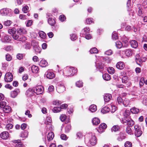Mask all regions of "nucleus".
<instances>
[{"label": "nucleus", "instance_id": "a19ab883", "mask_svg": "<svg viewBox=\"0 0 147 147\" xmlns=\"http://www.w3.org/2000/svg\"><path fill=\"white\" fill-rule=\"evenodd\" d=\"M12 22L9 20H7L4 22L3 24L6 26H9L10 25Z\"/></svg>", "mask_w": 147, "mask_h": 147}, {"label": "nucleus", "instance_id": "c9c22d12", "mask_svg": "<svg viewBox=\"0 0 147 147\" xmlns=\"http://www.w3.org/2000/svg\"><path fill=\"white\" fill-rule=\"evenodd\" d=\"M52 111L54 113L59 112L61 111V108L59 107H54Z\"/></svg>", "mask_w": 147, "mask_h": 147}, {"label": "nucleus", "instance_id": "72a5a7b5", "mask_svg": "<svg viewBox=\"0 0 147 147\" xmlns=\"http://www.w3.org/2000/svg\"><path fill=\"white\" fill-rule=\"evenodd\" d=\"M129 80L128 78L126 76H123L122 78V82L123 83H127Z\"/></svg>", "mask_w": 147, "mask_h": 147}, {"label": "nucleus", "instance_id": "79ce46f5", "mask_svg": "<svg viewBox=\"0 0 147 147\" xmlns=\"http://www.w3.org/2000/svg\"><path fill=\"white\" fill-rule=\"evenodd\" d=\"M129 104V101L127 99L124 100L123 101V104L125 107H127Z\"/></svg>", "mask_w": 147, "mask_h": 147}, {"label": "nucleus", "instance_id": "c756f323", "mask_svg": "<svg viewBox=\"0 0 147 147\" xmlns=\"http://www.w3.org/2000/svg\"><path fill=\"white\" fill-rule=\"evenodd\" d=\"M89 109L91 112H94L96 110V106L95 105H92L90 106Z\"/></svg>", "mask_w": 147, "mask_h": 147}, {"label": "nucleus", "instance_id": "bb28decb", "mask_svg": "<svg viewBox=\"0 0 147 147\" xmlns=\"http://www.w3.org/2000/svg\"><path fill=\"white\" fill-rule=\"evenodd\" d=\"M103 79L106 81H108L111 79L110 76L107 74H105L103 75Z\"/></svg>", "mask_w": 147, "mask_h": 147}, {"label": "nucleus", "instance_id": "4c0bfd02", "mask_svg": "<svg viewBox=\"0 0 147 147\" xmlns=\"http://www.w3.org/2000/svg\"><path fill=\"white\" fill-rule=\"evenodd\" d=\"M108 71L110 74H113L115 72L114 69L111 67H109L108 69Z\"/></svg>", "mask_w": 147, "mask_h": 147}, {"label": "nucleus", "instance_id": "5701e85b", "mask_svg": "<svg viewBox=\"0 0 147 147\" xmlns=\"http://www.w3.org/2000/svg\"><path fill=\"white\" fill-rule=\"evenodd\" d=\"M17 31L20 34H25L26 33V30L24 28H18Z\"/></svg>", "mask_w": 147, "mask_h": 147}, {"label": "nucleus", "instance_id": "473e14b6", "mask_svg": "<svg viewBox=\"0 0 147 147\" xmlns=\"http://www.w3.org/2000/svg\"><path fill=\"white\" fill-rule=\"evenodd\" d=\"M28 135V132L26 131H24L22 132L20 134L21 137L23 138H27Z\"/></svg>", "mask_w": 147, "mask_h": 147}, {"label": "nucleus", "instance_id": "58836bf2", "mask_svg": "<svg viewBox=\"0 0 147 147\" xmlns=\"http://www.w3.org/2000/svg\"><path fill=\"white\" fill-rule=\"evenodd\" d=\"M90 51L92 54L97 53L98 52V50L96 48L94 47L91 49Z\"/></svg>", "mask_w": 147, "mask_h": 147}, {"label": "nucleus", "instance_id": "9b49d317", "mask_svg": "<svg viewBox=\"0 0 147 147\" xmlns=\"http://www.w3.org/2000/svg\"><path fill=\"white\" fill-rule=\"evenodd\" d=\"M116 66L118 69H122L124 68L125 65L123 62L120 61L117 63Z\"/></svg>", "mask_w": 147, "mask_h": 147}, {"label": "nucleus", "instance_id": "bf43d9fd", "mask_svg": "<svg viewBox=\"0 0 147 147\" xmlns=\"http://www.w3.org/2000/svg\"><path fill=\"white\" fill-rule=\"evenodd\" d=\"M113 52L111 50H108L105 52V54L107 55H110L112 54Z\"/></svg>", "mask_w": 147, "mask_h": 147}, {"label": "nucleus", "instance_id": "37998d69", "mask_svg": "<svg viewBox=\"0 0 147 147\" xmlns=\"http://www.w3.org/2000/svg\"><path fill=\"white\" fill-rule=\"evenodd\" d=\"M126 132L127 134H131L132 132V130L130 127L127 126L126 128Z\"/></svg>", "mask_w": 147, "mask_h": 147}, {"label": "nucleus", "instance_id": "f704fd0d", "mask_svg": "<svg viewBox=\"0 0 147 147\" xmlns=\"http://www.w3.org/2000/svg\"><path fill=\"white\" fill-rule=\"evenodd\" d=\"M16 29L15 28H13L12 29H9L8 30V32L10 34H16Z\"/></svg>", "mask_w": 147, "mask_h": 147}, {"label": "nucleus", "instance_id": "412c9836", "mask_svg": "<svg viewBox=\"0 0 147 147\" xmlns=\"http://www.w3.org/2000/svg\"><path fill=\"white\" fill-rule=\"evenodd\" d=\"M31 70L33 73H36L38 72L39 69L38 67L36 65H33L31 67Z\"/></svg>", "mask_w": 147, "mask_h": 147}, {"label": "nucleus", "instance_id": "423d86ee", "mask_svg": "<svg viewBox=\"0 0 147 147\" xmlns=\"http://www.w3.org/2000/svg\"><path fill=\"white\" fill-rule=\"evenodd\" d=\"M107 127V125L106 124L104 123H102L99 126L97 131L98 132L101 133L104 131V130Z\"/></svg>", "mask_w": 147, "mask_h": 147}, {"label": "nucleus", "instance_id": "a878e982", "mask_svg": "<svg viewBox=\"0 0 147 147\" xmlns=\"http://www.w3.org/2000/svg\"><path fill=\"white\" fill-rule=\"evenodd\" d=\"M92 122L93 125H97L99 123L100 120L98 118L95 117L93 119Z\"/></svg>", "mask_w": 147, "mask_h": 147}, {"label": "nucleus", "instance_id": "cd10ccee", "mask_svg": "<svg viewBox=\"0 0 147 147\" xmlns=\"http://www.w3.org/2000/svg\"><path fill=\"white\" fill-rule=\"evenodd\" d=\"M3 111L5 113H8L11 110V107L8 106H5L3 109Z\"/></svg>", "mask_w": 147, "mask_h": 147}, {"label": "nucleus", "instance_id": "4468645a", "mask_svg": "<svg viewBox=\"0 0 147 147\" xmlns=\"http://www.w3.org/2000/svg\"><path fill=\"white\" fill-rule=\"evenodd\" d=\"M96 66L97 69H102L104 67V65L102 62L97 61L96 62Z\"/></svg>", "mask_w": 147, "mask_h": 147}, {"label": "nucleus", "instance_id": "393cba45", "mask_svg": "<svg viewBox=\"0 0 147 147\" xmlns=\"http://www.w3.org/2000/svg\"><path fill=\"white\" fill-rule=\"evenodd\" d=\"M39 65L42 67H46L47 65V62L45 60H41L39 64Z\"/></svg>", "mask_w": 147, "mask_h": 147}, {"label": "nucleus", "instance_id": "a18cd8bd", "mask_svg": "<svg viewBox=\"0 0 147 147\" xmlns=\"http://www.w3.org/2000/svg\"><path fill=\"white\" fill-rule=\"evenodd\" d=\"M134 121L129 118V120H128L127 125L129 126H132L134 125Z\"/></svg>", "mask_w": 147, "mask_h": 147}, {"label": "nucleus", "instance_id": "774afa93", "mask_svg": "<svg viewBox=\"0 0 147 147\" xmlns=\"http://www.w3.org/2000/svg\"><path fill=\"white\" fill-rule=\"evenodd\" d=\"M59 19L61 21L63 22L65 20V17L64 15H61L60 16Z\"/></svg>", "mask_w": 147, "mask_h": 147}, {"label": "nucleus", "instance_id": "603ef678", "mask_svg": "<svg viewBox=\"0 0 147 147\" xmlns=\"http://www.w3.org/2000/svg\"><path fill=\"white\" fill-rule=\"evenodd\" d=\"M6 102L5 101H1L0 102V108L3 109L6 106Z\"/></svg>", "mask_w": 147, "mask_h": 147}, {"label": "nucleus", "instance_id": "49530a36", "mask_svg": "<svg viewBox=\"0 0 147 147\" xmlns=\"http://www.w3.org/2000/svg\"><path fill=\"white\" fill-rule=\"evenodd\" d=\"M125 147H132V143L129 141L126 142L124 144Z\"/></svg>", "mask_w": 147, "mask_h": 147}, {"label": "nucleus", "instance_id": "5fc2aeb1", "mask_svg": "<svg viewBox=\"0 0 147 147\" xmlns=\"http://www.w3.org/2000/svg\"><path fill=\"white\" fill-rule=\"evenodd\" d=\"M76 85L78 87H81L83 86V83L80 81H78L76 83Z\"/></svg>", "mask_w": 147, "mask_h": 147}, {"label": "nucleus", "instance_id": "0e129e2a", "mask_svg": "<svg viewBox=\"0 0 147 147\" xmlns=\"http://www.w3.org/2000/svg\"><path fill=\"white\" fill-rule=\"evenodd\" d=\"M19 18L21 19L24 20L27 18V16L23 14H20L19 15Z\"/></svg>", "mask_w": 147, "mask_h": 147}, {"label": "nucleus", "instance_id": "69168bd1", "mask_svg": "<svg viewBox=\"0 0 147 147\" xmlns=\"http://www.w3.org/2000/svg\"><path fill=\"white\" fill-rule=\"evenodd\" d=\"M142 6L145 8L147 7V0H144L142 3Z\"/></svg>", "mask_w": 147, "mask_h": 147}, {"label": "nucleus", "instance_id": "ddd939ff", "mask_svg": "<svg viewBox=\"0 0 147 147\" xmlns=\"http://www.w3.org/2000/svg\"><path fill=\"white\" fill-rule=\"evenodd\" d=\"M11 11V10L9 9L3 8L1 10V12L3 15H6L10 12Z\"/></svg>", "mask_w": 147, "mask_h": 147}, {"label": "nucleus", "instance_id": "ea45409f", "mask_svg": "<svg viewBox=\"0 0 147 147\" xmlns=\"http://www.w3.org/2000/svg\"><path fill=\"white\" fill-rule=\"evenodd\" d=\"M19 142H16L15 143L14 145L15 146V147H22V144L20 142V140H18Z\"/></svg>", "mask_w": 147, "mask_h": 147}, {"label": "nucleus", "instance_id": "4d7b16f0", "mask_svg": "<svg viewBox=\"0 0 147 147\" xmlns=\"http://www.w3.org/2000/svg\"><path fill=\"white\" fill-rule=\"evenodd\" d=\"M93 19L91 18H88L86 20V23L87 24H91L93 22Z\"/></svg>", "mask_w": 147, "mask_h": 147}, {"label": "nucleus", "instance_id": "2f4dec72", "mask_svg": "<svg viewBox=\"0 0 147 147\" xmlns=\"http://www.w3.org/2000/svg\"><path fill=\"white\" fill-rule=\"evenodd\" d=\"M38 34L41 38H45L46 36V34L42 31H40L38 32Z\"/></svg>", "mask_w": 147, "mask_h": 147}, {"label": "nucleus", "instance_id": "6e6552de", "mask_svg": "<svg viewBox=\"0 0 147 147\" xmlns=\"http://www.w3.org/2000/svg\"><path fill=\"white\" fill-rule=\"evenodd\" d=\"M65 90V87L63 85H58L57 87V91L59 93H62Z\"/></svg>", "mask_w": 147, "mask_h": 147}, {"label": "nucleus", "instance_id": "338daca9", "mask_svg": "<svg viewBox=\"0 0 147 147\" xmlns=\"http://www.w3.org/2000/svg\"><path fill=\"white\" fill-rule=\"evenodd\" d=\"M76 136L77 138L80 139L83 137V136L82 133L80 132H78L77 133Z\"/></svg>", "mask_w": 147, "mask_h": 147}, {"label": "nucleus", "instance_id": "f257e3e1", "mask_svg": "<svg viewBox=\"0 0 147 147\" xmlns=\"http://www.w3.org/2000/svg\"><path fill=\"white\" fill-rule=\"evenodd\" d=\"M76 70L73 67H67L63 69L64 75L67 77L73 76L76 73Z\"/></svg>", "mask_w": 147, "mask_h": 147}, {"label": "nucleus", "instance_id": "20e7f679", "mask_svg": "<svg viewBox=\"0 0 147 147\" xmlns=\"http://www.w3.org/2000/svg\"><path fill=\"white\" fill-rule=\"evenodd\" d=\"M34 92L37 95L41 94L43 92V88L41 86H38L33 89Z\"/></svg>", "mask_w": 147, "mask_h": 147}, {"label": "nucleus", "instance_id": "9d476101", "mask_svg": "<svg viewBox=\"0 0 147 147\" xmlns=\"http://www.w3.org/2000/svg\"><path fill=\"white\" fill-rule=\"evenodd\" d=\"M20 92V90L18 89H16L15 90L11 91V97L13 98L16 97Z\"/></svg>", "mask_w": 147, "mask_h": 147}, {"label": "nucleus", "instance_id": "8fccbe9b", "mask_svg": "<svg viewBox=\"0 0 147 147\" xmlns=\"http://www.w3.org/2000/svg\"><path fill=\"white\" fill-rule=\"evenodd\" d=\"M10 40V39L9 36L5 35L4 36V42H9Z\"/></svg>", "mask_w": 147, "mask_h": 147}, {"label": "nucleus", "instance_id": "3c124183", "mask_svg": "<svg viewBox=\"0 0 147 147\" xmlns=\"http://www.w3.org/2000/svg\"><path fill=\"white\" fill-rule=\"evenodd\" d=\"M13 127V125L10 123L7 124L5 127V128L9 130L11 129Z\"/></svg>", "mask_w": 147, "mask_h": 147}, {"label": "nucleus", "instance_id": "1a4fd4ad", "mask_svg": "<svg viewBox=\"0 0 147 147\" xmlns=\"http://www.w3.org/2000/svg\"><path fill=\"white\" fill-rule=\"evenodd\" d=\"M0 136L2 139H6L9 137V133L6 131H3L1 134Z\"/></svg>", "mask_w": 147, "mask_h": 147}, {"label": "nucleus", "instance_id": "680f3d73", "mask_svg": "<svg viewBox=\"0 0 147 147\" xmlns=\"http://www.w3.org/2000/svg\"><path fill=\"white\" fill-rule=\"evenodd\" d=\"M71 38L72 40H76L77 38V36L75 34H73L70 35Z\"/></svg>", "mask_w": 147, "mask_h": 147}, {"label": "nucleus", "instance_id": "864d4df0", "mask_svg": "<svg viewBox=\"0 0 147 147\" xmlns=\"http://www.w3.org/2000/svg\"><path fill=\"white\" fill-rule=\"evenodd\" d=\"M130 114V113L129 111V110H126L125 111L123 115L125 117H127Z\"/></svg>", "mask_w": 147, "mask_h": 147}, {"label": "nucleus", "instance_id": "aec40b11", "mask_svg": "<svg viewBox=\"0 0 147 147\" xmlns=\"http://www.w3.org/2000/svg\"><path fill=\"white\" fill-rule=\"evenodd\" d=\"M34 49L36 54L40 53L41 51V49L37 45H35L34 46Z\"/></svg>", "mask_w": 147, "mask_h": 147}, {"label": "nucleus", "instance_id": "052dcab7", "mask_svg": "<svg viewBox=\"0 0 147 147\" xmlns=\"http://www.w3.org/2000/svg\"><path fill=\"white\" fill-rule=\"evenodd\" d=\"M5 57L7 61H9L11 59V57L9 54H6Z\"/></svg>", "mask_w": 147, "mask_h": 147}, {"label": "nucleus", "instance_id": "f3484780", "mask_svg": "<svg viewBox=\"0 0 147 147\" xmlns=\"http://www.w3.org/2000/svg\"><path fill=\"white\" fill-rule=\"evenodd\" d=\"M131 47L134 48H136L138 46V43L135 40H132L130 42Z\"/></svg>", "mask_w": 147, "mask_h": 147}, {"label": "nucleus", "instance_id": "dca6fc26", "mask_svg": "<svg viewBox=\"0 0 147 147\" xmlns=\"http://www.w3.org/2000/svg\"><path fill=\"white\" fill-rule=\"evenodd\" d=\"M90 30V29L88 28H84L82 30L81 34H82L83 35H85L89 33Z\"/></svg>", "mask_w": 147, "mask_h": 147}, {"label": "nucleus", "instance_id": "7ed1b4c3", "mask_svg": "<svg viewBox=\"0 0 147 147\" xmlns=\"http://www.w3.org/2000/svg\"><path fill=\"white\" fill-rule=\"evenodd\" d=\"M134 128L135 131V135L137 137L140 136L142 134L140 127L139 125H136L134 126Z\"/></svg>", "mask_w": 147, "mask_h": 147}, {"label": "nucleus", "instance_id": "4be33fe9", "mask_svg": "<svg viewBox=\"0 0 147 147\" xmlns=\"http://www.w3.org/2000/svg\"><path fill=\"white\" fill-rule=\"evenodd\" d=\"M110 108L107 107H105L103 108L101 110V112L103 113H105L109 111Z\"/></svg>", "mask_w": 147, "mask_h": 147}, {"label": "nucleus", "instance_id": "2eb2a0df", "mask_svg": "<svg viewBox=\"0 0 147 147\" xmlns=\"http://www.w3.org/2000/svg\"><path fill=\"white\" fill-rule=\"evenodd\" d=\"M123 53H125L127 56H129L132 54V51L130 49L125 50V51H122Z\"/></svg>", "mask_w": 147, "mask_h": 147}, {"label": "nucleus", "instance_id": "7c9ffc66", "mask_svg": "<svg viewBox=\"0 0 147 147\" xmlns=\"http://www.w3.org/2000/svg\"><path fill=\"white\" fill-rule=\"evenodd\" d=\"M129 117H124L122 119L121 122L122 123L125 125H127L128 120L129 119Z\"/></svg>", "mask_w": 147, "mask_h": 147}, {"label": "nucleus", "instance_id": "09e8293b", "mask_svg": "<svg viewBox=\"0 0 147 147\" xmlns=\"http://www.w3.org/2000/svg\"><path fill=\"white\" fill-rule=\"evenodd\" d=\"M66 117H67L65 115L62 114L60 116V119L61 121H63L65 120Z\"/></svg>", "mask_w": 147, "mask_h": 147}, {"label": "nucleus", "instance_id": "39448f33", "mask_svg": "<svg viewBox=\"0 0 147 147\" xmlns=\"http://www.w3.org/2000/svg\"><path fill=\"white\" fill-rule=\"evenodd\" d=\"M13 76L10 72L7 73L5 76V82H11L13 80Z\"/></svg>", "mask_w": 147, "mask_h": 147}, {"label": "nucleus", "instance_id": "a211bd4d", "mask_svg": "<svg viewBox=\"0 0 147 147\" xmlns=\"http://www.w3.org/2000/svg\"><path fill=\"white\" fill-rule=\"evenodd\" d=\"M48 21L49 24L51 26H53L55 23V21L54 19L51 17H49V18Z\"/></svg>", "mask_w": 147, "mask_h": 147}, {"label": "nucleus", "instance_id": "c03bdc74", "mask_svg": "<svg viewBox=\"0 0 147 147\" xmlns=\"http://www.w3.org/2000/svg\"><path fill=\"white\" fill-rule=\"evenodd\" d=\"M120 129L118 125H114L111 128L112 131H118Z\"/></svg>", "mask_w": 147, "mask_h": 147}, {"label": "nucleus", "instance_id": "0eeeda50", "mask_svg": "<svg viewBox=\"0 0 147 147\" xmlns=\"http://www.w3.org/2000/svg\"><path fill=\"white\" fill-rule=\"evenodd\" d=\"M45 75L46 77L49 79H52L55 77L54 73L52 72L47 71L45 73Z\"/></svg>", "mask_w": 147, "mask_h": 147}, {"label": "nucleus", "instance_id": "f8f14e48", "mask_svg": "<svg viewBox=\"0 0 147 147\" xmlns=\"http://www.w3.org/2000/svg\"><path fill=\"white\" fill-rule=\"evenodd\" d=\"M112 98V96L111 94H105L104 98L105 102H107L109 101Z\"/></svg>", "mask_w": 147, "mask_h": 147}, {"label": "nucleus", "instance_id": "e433bc0d", "mask_svg": "<svg viewBox=\"0 0 147 147\" xmlns=\"http://www.w3.org/2000/svg\"><path fill=\"white\" fill-rule=\"evenodd\" d=\"M115 45L117 48L119 49L121 48L122 46V43L119 41H118L116 42Z\"/></svg>", "mask_w": 147, "mask_h": 147}, {"label": "nucleus", "instance_id": "c85d7f7f", "mask_svg": "<svg viewBox=\"0 0 147 147\" xmlns=\"http://www.w3.org/2000/svg\"><path fill=\"white\" fill-rule=\"evenodd\" d=\"M130 111L133 114H137L139 111V109L135 107L131 109Z\"/></svg>", "mask_w": 147, "mask_h": 147}, {"label": "nucleus", "instance_id": "13d9d810", "mask_svg": "<svg viewBox=\"0 0 147 147\" xmlns=\"http://www.w3.org/2000/svg\"><path fill=\"white\" fill-rule=\"evenodd\" d=\"M117 102L119 104H123V101L122 98L119 96L117 98Z\"/></svg>", "mask_w": 147, "mask_h": 147}, {"label": "nucleus", "instance_id": "b1692460", "mask_svg": "<svg viewBox=\"0 0 147 147\" xmlns=\"http://www.w3.org/2000/svg\"><path fill=\"white\" fill-rule=\"evenodd\" d=\"M71 129V127L70 123H69L65 125V132L68 133Z\"/></svg>", "mask_w": 147, "mask_h": 147}, {"label": "nucleus", "instance_id": "e2e57ef3", "mask_svg": "<svg viewBox=\"0 0 147 147\" xmlns=\"http://www.w3.org/2000/svg\"><path fill=\"white\" fill-rule=\"evenodd\" d=\"M126 30L128 31H131L132 30V28L130 26L127 25L125 28Z\"/></svg>", "mask_w": 147, "mask_h": 147}, {"label": "nucleus", "instance_id": "6e6d98bb", "mask_svg": "<svg viewBox=\"0 0 147 147\" xmlns=\"http://www.w3.org/2000/svg\"><path fill=\"white\" fill-rule=\"evenodd\" d=\"M29 7L27 6H25L23 7L22 11L24 13H27L28 11Z\"/></svg>", "mask_w": 147, "mask_h": 147}, {"label": "nucleus", "instance_id": "f03ea898", "mask_svg": "<svg viewBox=\"0 0 147 147\" xmlns=\"http://www.w3.org/2000/svg\"><path fill=\"white\" fill-rule=\"evenodd\" d=\"M91 136L88 144L90 146H93L95 145L96 143V138L94 133H91L90 134Z\"/></svg>", "mask_w": 147, "mask_h": 147}, {"label": "nucleus", "instance_id": "de8ad7c7", "mask_svg": "<svg viewBox=\"0 0 147 147\" xmlns=\"http://www.w3.org/2000/svg\"><path fill=\"white\" fill-rule=\"evenodd\" d=\"M125 138V137L123 135V134H119L117 139L119 141H122L123 139Z\"/></svg>", "mask_w": 147, "mask_h": 147}, {"label": "nucleus", "instance_id": "6ab92c4d", "mask_svg": "<svg viewBox=\"0 0 147 147\" xmlns=\"http://www.w3.org/2000/svg\"><path fill=\"white\" fill-rule=\"evenodd\" d=\"M54 134L53 133L51 132L49 133L47 136V138L48 141H50L52 140L54 137Z\"/></svg>", "mask_w": 147, "mask_h": 147}]
</instances>
